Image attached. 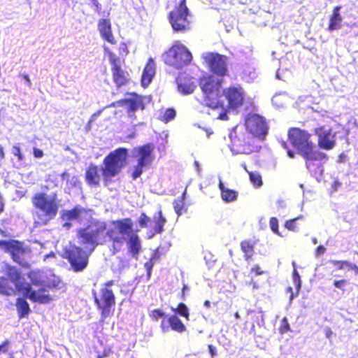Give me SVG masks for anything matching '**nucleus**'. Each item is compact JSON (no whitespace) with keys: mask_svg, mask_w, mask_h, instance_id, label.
I'll return each mask as SVG.
<instances>
[{"mask_svg":"<svg viewBox=\"0 0 358 358\" xmlns=\"http://www.w3.org/2000/svg\"><path fill=\"white\" fill-rule=\"evenodd\" d=\"M104 233V222L98 220H91L85 227L77 230L76 237L79 245L72 244L64 248L62 255L68 261L74 272L85 269L90 257L96 248L106 243L103 238Z\"/></svg>","mask_w":358,"mask_h":358,"instance_id":"nucleus-1","label":"nucleus"},{"mask_svg":"<svg viewBox=\"0 0 358 358\" xmlns=\"http://www.w3.org/2000/svg\"><path fill=\"white\" fill-rule=\"evenodd\" d=\"M111 224L113 227L107 229V224L104 222L103 238L106 240L108 237L111 242L113 252L120 251L127 236L128 251L132 257H137L141 250V241L136 231H134L132 220L129 217L119 219L112 221Z\"/></svg>","mask_w":358,"mask_h":358,"instance_id":"nucleus-2","label":"nucleus"},{"mask_svg":"<svg viewBox=\"0 0 358 358\" xmlns=\"http://www.w3.org/2000/svg\"><path fill=\"white\" fill-rule=\"evenodd\" d=\"M223 79L211 74L201 76L199 85L203 94V105L213 112L217 113V119L227 120L229 119L224 102L222 100Z\"/></svg>","mask_w":358,"mask_h":358,"instance_id":"nucleus-3","label":"nucleus"},{"mask_svg":"<svg viewBox=\"0 0 358 358\" xmlns=\"http://www.w3.org/2000/svg\"><path fill=\"white\" fill-rule=\"evenodd\" d=\"M6 274L10 279L19 292H22L24 296L34 303H48L52 298L48 293V289H55L58 287V282H48L47 283L38 286L37 290L33 289L31 285L24 282L21 271L13 266H6Z\"/></svg>","mask_w":358,"mask_h":358,"instance_id":"nucleus-4","label":"nucleus"},{"mask_svg":"<svg viewBox=\"0 0 358 358\" xmlns=\"http://www.w3.org/2000/svg\"><path fill=\"white\" fill-rule=\"evenodd\" d=\"M31 203L36 210L34 218V226L41 227L48 225L57 217L61 200L57 192L48 194L44 192H38L32 196Z\"/></svg>","mask_w":358,"mask_h":358,"instance_id":"nucleus-5","label":"nucleus"},{"mask_svg":"<svg viewBox=\"0 0 358 358\" xmlns=\"http://www.w3.org/2000/svg\"><path fill=\"white\" fill-rule=\"evenodd\" d=\"M288 138L294 148L306 161V166L309 168L310 161L327 160L326 154L315 150V145L311 141V134L308 131L296 127L290 128L287 133Z\"/></svg>","mask_w":358,"mask_h":358,"instance_id":"nucleus-6","label":"nucleus"},{"mask_svg":"<svg viewBox=\"0 0 358 358\" xmlns=\"http://www.w3.org/2000/svg\"><path fill=\"white\" fill-rule=\"evenodd\" d=\"M128 150L125 148H118L109 152L103 159L101 169L103 181L106 185L112 178L117 176L125 166Z\"/></svg>","mask_w":358,"mask_h":358,"instance_id":"nucleus-7","label":"nucleus"},{"mask_svg":"<svg viewBox=\"0 0 358 358\" xmlns=\"http://www.w3.org/2000/svg\"><path fill=\"white\" fill-rule=\"evenodd\" d=\"M162 58L166 64L181 69L192 62L193 57L185 45L176 41L163 53Z\"/></svg>","mask_w":358,"mask_h":358,"instance_id":"nucleus-8","label":"nucleus"},{"mask_svg":"<svg viewBox=\"0 0 358 358\" xmlns=\"http://www.w3.org/2000/svg\"><path fill=\"white\" fill-rule=\"evenodd\" d=\"M191 13L186 0H180L168 15L169 22L174 32L185 33L191 29Z\"/></svg>","mask_w":358,"mask_h":358,"instance_id":"nucleus-9","label":"nucleus"},{"mask_svg":"<svg viewBox=\"0 0 358 358\" xmlns=\"http://www.w3.org/2000/svg\"><path fill=\"white\" fill-rule=\"evenodd\" d=\"M231 150L236 154L250 155L258 150L255 138L247 132L234 131L230 134Z\"/></svg>","mask_w":358,"mask_h":358,"instance_id":"nucleus-10","label":"nucleus"},{"mask_svg":"<svg viewBox=\"0 0 358 358\" xmlns=\"http://www.w3.org/2000/svg\"><path fill=\"white\" fill-rule=\"evenodd\" d=\"M154 150L155 146L150 143L134 148L133 152L134 157L137 158V164L131 173L133 180L140 177L143 169L151 165L154 159Z\"/></svg>","mask_w":358,"mask_h":358,"instance_id":"nucleus-11","label":"nucleus"},{"mask_svg":"<svg viewBox=\"0 0 358 358\" xmlns=\"http://www.w3.org/2000/svg\"><path fill=\"white\" fill-rule=\"evenodd\" d=\"M201 58L213 76L224 78L229 76L227 66L228 57L217 52H208L202 55Z\"/></svg>","mask_w":358,"mask_h":358,"instance_id":"nucleus-12","label":"nucleus"},{"mask_svg":"<svg viewBox=\"0 0 358 358\" xmlns=\"http://www.w3.org/2000/svg\"><path fill=\"white\" fill-rule=\"evenodd\" d=\"M94 303L97 308L101 311V320L111 315L113 313V308L115 305V296L112 289L103 287L100 290V294L93 293Z\"/></svg>","mask_w":358,"mask_h":358,"instance_id":"nucleus-13","label":"nucleus"},{"mask_svg":"<svg viewBox=\"0 0 358 358\" xmlns=\"http://www.w3.org/2000/svg\"><path fill=\"white\" fill-rule=\"evenodd\" d=\"M245 125L252 137L258 138L259 140L264 139L268 127L263 117L258 114L249 113L245 117Z\"/></svg>","mask_w":358,"mask_h":358,"instance_id":"nucleus-14","label":"nucleus"},{"mask_svg":"<svg viewBox=\"0 0 358 358\" xmlns=\"http://www.w3.org/2000/svg\"><path fill=\"white\" fill-rule=\"evenodd\" d=\"M222 96L227 101L226 109H237L242 106L245 101V92L240 85H230L222 90Z\"/></svg>","mask_w":358,"mask_h":358,"instance_id":"nucleus-15","label":"nucleus"},{"mask_svg":"<svg viewBox=\"0 0 358 358\" xmlns=\"http://www.w3.org/2000/svg\"><path fill=\"white\" fill-rule=\"evenodd\" d=\"M109 62L114 83L117 87L126 85L129 81V73L121 67L120 59L113 52L109 53Z\"/></svg>","mask_w":358,"mask_h":358,"instance_id":"nucleus-16","label":"nucleus"},{"mask_svg":"<svg viewBox=\"0 0 358 358\" xmlns=\"http://www.w3.org/2000/svg\"><path fill=\"white\" fill-rule=\"evenodd\" d=\"M0 249L5 252L9 253L13 260L20 264L23 260V255L25 253V249L22 243L17 240H1Z\"/></svg>","mask_w":358,"mask_h":358,"instance_id":"nucleus-17","label":"nucleus"},{"mask_svg":"<svg viewBox=\"0 0 358 358\" xmlns=\"http://www.w3.org/2000/svg\"><path fill=\"white\" fill-rule=\"evenodd\" d=\"M331 129H326L324 126L315 129V134L317 136L318 146L324 150H329L336 145L334 135L331 136Z\"/></svg>","mask_w":358,"mask_h":358,"instance_id":"nucleus-18","label":"nucleus"},{"mask_svg":"<svg viewBox=\"0 0 358 358\" xmlns=\"http://www.w3.org/2000/svg\"><path fill=\"white\" fill-rule=\"evenodd\" d=\"M109 13L107 14V17L101 18L97 22V29L102 39L107 41L111 45H115L117 41L115 40L112 30V24L110 18L108 17Z\"/></svg>","mask_w":358,"mask_h":358,"instance_id":"nucleus-19","label":"nucleus"},{"mask_svg":"<svg viewBox=\"0 0 358 358\" xmlns=\"http://www.w3.org/2000/svg\"><path fill=\"white\" fill-rule=\"evenodd\" d=\"M163 332H167L170 329L177 333L182 334L187 330L186 326L176 314L171 315L167 320H163L160 324Z\"/></svg>","mask_w":358,"mask_h":358,"instance_id":"nucleus-20","label":"nucleus"},{"mask_svg":"<svg viewBox=\"0 0 358 358\" xmlns=\"http://www.w3.org/2000/svg\"><path fill=\"white\" fill-rule=\"evenodd\" d=\"M119 103L121 106L126 105L127 106L129 116H133L134 113L138 109L143 110L145 108L143 98L136 94H133L129 99L120 100Z\"/></svg>","mask_w":358,"mask_h":358,"instance_id":"nucleus-21","label":"nucleus"},{"mask_svg":"<svg viewBox=\"0 0 358 358\" xmlns=\"http://www.w3.org/2000/svg\"><path fill=\"white\" fill-rule=\"evenodd\" d=\"M156 73L155 63L152 57H150L143 69L141 76V85L148 87L151 83Z\"/></svg>","mask_w":358,"mask_h":358,"instance_id":"nucleus-22","label":"nucleus"},{"mask_svg":"<svg viewBox=\"0 0 358 358\" xmlns=\"http://www.w3.org/2000/svg\"><path fill=\"white\" fill-rule=\"evenodd\" d=\"M100 169L97 165L91 164L89 165L85 172V180L87 183L93 187H97L100 184L101 175Z\"/></svg>","mask_w":358,"mask_h":358,"instance_id":"nucleus-23","label":"nucleus"},{"mask_svg":"<svg viewBox=\"0 0 358 358\" xmlns=\"http://www.w3.org/2000/svg\"><path fill=\"white\" fill-rule=\"evenodd\" d=\"M341 9V6H336L333 8L332 14L329 17V22L328 25V30L333 31L341 28V22L343 17L340 13Z\"/></svg>","mask_w":358,"mask_h":358,"instance_id":"nucleus-24","label":"nucleus"},{"mask_svg":"<svg viewBox=\"0 0 358 358\" xmlns=\"http://www.w3.org/2000/svg\"><path fill=\"white\" fill-rule=\"evenodd\" d=\"M255 242L250 240H244L240 243L241 250L243 253L244 259L250 262L255 254Z\"/></svg>","mask_w":358,"mask_h":358,"instance_id":"nucleus-25","label":"nucleus"},{"mask_svg":"<svg viewBox=\"0 0 358 358\" xmlns=\"http://www.w3.org/2000/svg\"><path fill=\"white\" fill-rule=\"evenodd\" d=\"M15 306L19 319L27 317L31 312L29 305L27 301L25 296L17 298L16 299Z\"/></svg>","mask_w":358,"mask_h":358,"instance_id":"nucleus-26","label":"nucleus"},{"mask_svg":"<svg viewBox=\"0 0 358 358\" xmlns=\"http://www.w3.org/2000/svg\"><path fill=\"white\" fill-rule=\"evenodd\" d=\"M218 187L220 190L221 198L223 201L229 203L236 200L238 197V192L236 191L225 187L222 180L219 181Z\"/></svg>","mask_w":358,"mask_h":358,"instance_id":"nucleus-27","label":"nucleus"},{"mask_svg":"<svg viewBox=\"0 0 358 358\" xmlns=\"http://www.w3.org/2000/svg\"><path fill=\"white\" fill-rule=\"evenodd\" d=\"M85 212V209L79 206H75L71 210H64L62 214V218L67 221L78 220L82 213Z\"/></svg>","mask_w":358,"mask_h":358,"instance_id":"nucleus-28","label":"nucleus"},{"mask_svg":"<svg viewBox=\"0 0 358 358\" xmlns=\"http://www.w3.org/2000/svg\"><path fill=\"white\" fill-rule=\"evenodd\" d=\"M155 225L152 228L151 232L152 235L160 234L164 230V225L166 222V219L163 217L161 210H159L157 215L154 217Z\"/></svg>","mask_w":358,"mask_h":358,"instance_id":"nucleus-29","label":"nucleus"},{"mask_svg":"<svg viewBox=\"0 0 358 358\" xmlns=\"http://www.w3.org/2000/svg\"><path fill=\"white\" fill-rule=\"evenodd\" d=\"M5 275L6 274L5 273ZM9 281L12 282L7 275L0 277V294L10 296L15 293V289L10 285Z\"/></svg>","mask_w":358,"mask_h":358,"instance_id":"nucleus-30","label":"nucleus"},{"mask_svg":"<svg viewBox=\"0 0 358 358\" xmlns=\"http://www.w3.org/2000/svg\"><path fill=\"white\" fill-rule=\"evenodd\" d=\"M27 276L30 280L29 284L31 285V287H32V286L38 287L40 285H43L48 282H45L44 280H43L41 279V275L40 272L36 271H30L27 273Z\"/></svg>","mask_w":358,"mask_h":358,"instance_id":"nucleus-31","label":"nucleus"},{"mask_svg":"<svg viewBox=\"0 0 358 358\" xmlns=\"http://www.w3.org/2000/svg\"><path fill=\"white\" fill-rule=\"evenodd\" d=\"M185 194V193L184 192L180 198L174 200L173 203L174 210L178 216L182 215L187 211V208L184 201Z\"/></svg>","mask_w":358,"mask_h":358,"instance_id":"nucleus-32","label":"nucleus"},{"mask_svg":"<svg viewBox=\"0 0 358 358\" xmlns=\"http://www.w3.org/2000/svg\"><path fill=\"white\" fill-rule=\"evenodd\" d=\"M171 310L177 315L184 317L186 320H189V311L188 307L184 303H179L176 308H172Z\"/></svg>","mask_w":358,"mask_h":358,"instance_id":"nucleus-33","label":"nucleus"},{"mask_svg":"<svg viewBox=\"0 0 358 358\" xmlns=\"http://www.w3.org/2000/svg\"><path fill=\"white\" fill-rule=\"evenodd\" d=\"M96 358H115L111 348L108 345L103 346L102 349L95 348Z\"/></svg>","mask_w":358,"mask_h":358,"instance_id":"nucleus-34","label":"nucleus"},{"mask_svg":"<svg viewBox=\"0 0 358 358\" xmlns=\"http://www.w3.org/2000/svg\"><path fill=\"white\" fill-rule=\"evenodd\" d=\"M196 86L193 82L180 83L178 90L183 94H189L194 91Z\"/></svg>","mask_w":358,"mask_h":358,"instance_id":"nucleus-35","label":"nucleus"},{"mask_svg":"<svg viewBox=\"0 0 358 358\" xmlns=\"http://www.w3.org/2000/svg\"><path fill=\"white\" fill-rule=\"evenodd\" d=\"M250 180L255 187H259L263 182L261 175L257 172L248 171Z\"/></svg>","mask_w":358,"mask_h":358,"instance_id":"nucleus-36","label":"nucleus"},{"mask_svg":"<svg viewBox=\"0 0 358 358\" xmlns=\"http://www.w3.org/2000/svg\"><path fill=\"white\" fill-rule=\"evenodd\" d=\"M329 262L336 267V270H343L345 267L351 270V266L353 265V263L345 260H330Z\"/></svg>","mask_w":358,"mask_h":358,"instance_id":"nucleus-37","label":"nucleus"},{"mask_svg":"<svg viewBox=\"0 0 358 358\" xmlns=\"http://www.w3.org/2000/svg\"><path fill=\"white\" fill-rule=\"evenodd\" d=\"M176 113L173 108H167L162 117H161V120L165 123H167L171 120H173L176 117Z\"/></svg>","mask_w":358,"mask_h":358,"instance_id":"nucleus-38","label":"nucleus"},{"mask_svg":"<svg viewBox=\"0 0 358 358\" xmlns=\"http://www.w3.org/2000/svg\"><path fill=\"white\" fill-rule=\"evenodd\" d=\"M278 331L280 334L283 335L290 331V326L288 322V320L286 317H284L280 322V325L278 328Z\"/></svg>","mask_w":358,"mask_h":358,"instance_id":"nucleus-39","label":"nucleus"},{"mask_svg":"<svg viewBox=\"0 0 358 358\" xmlns=\"http://www.w3.org/2000/svg\"><path fill=\"white\" fill-rule=\"evenodd\" d=\"M150 317L153 320H158L159 318L164 317L166 313L161 309H154L149 313Z\"/></svg>","mask_w":358,"mask_h":358,"instance_id":"nucleus-40","label":"nucleus"},{"mask_svg":"<svg viewBox=\"0 0 358 358\" xmlns=\"http://www.w3.org/2000/svg\"><path fill=\"white\" fill-rule=\"evenodd\" d=\"M299 219V217L292 219L286 221L285 224V227L290 231H296L299 229V227L296 224V220Z\"/></svg>","mask_w":358,"mask_h":358,"instance_id":"nucleus-41","label":"nucleus"},{"mask_svg":"<svg viewBox=\"0 0 358 358\" xmlns=\"http://www.w3.org/2000/svg\"><path fill=\"white\" fill-rule=\"evenodd\" d=\"M269 226L273 233L276 234L277 235H280L278 230V220L275 217H272L270 218Z\"/></svg>","mask_w":358,"mask_h":358,"instance_id":"nucleus-42","label":"nucleus"},{"mask_svg":"<svg viewBox=\"0 0 358 358\" xmlns=\"http://www.w3.org/2000/svg\"><path fill=\"white\" fill-rule=\"evenodd\" d=\"M150 221V217L145 213H142L138 218V224L142 228L147 227Z\"/></svg>","mask_w":358,"mask_h":358,"instance_id":"nucleus-43","label":"nucleus"},{"mask_svg":"<svg viewBox=\"0 0 358 358\" xmlns=\"http://www.w3.org/2000/svg\"><path fill=\"white\" fill-rule=\"evenodd\" d=\"M250 273L255 275H261L266 273V271H264L259 264H255L250 268Z\"/></svg>","mask_w":358,"mask_h":358,"instance_id":"nucleus-44","label":"nucleus"},{"mask_svg":"<svg viewBox=\"0 0 358 358\" xmlns=\"http://www.w3.org/2000/svg\"><path fill=\"white\" fill-rule=\"evenodd\" d=\"M347 285L348 280L345 279L338 280L334 282V287L343 291L345 290V287Z\"/></svg>","mask_w":358,"mask_h":358,"instance_id":"nucleus-45","label":"nucleus"},{"mask_svg":"<svg viewBox=\"0 0 358 358\" xmlns=\"http://www.w3.org/2000/svg\"><path fill=\"white\" fill-rule=\"evenodd\" d=\"M13 154L17 157L19 161H22L24 159L23 155L22 154L21 149L17 145L13 147Z\"/></svg>","mask_w":358,"mask_h":358,"instance_id":"nucleus-46","label":"nucleus"},{"mask_svg":"<svg viewBox=\"0 0 358 358\" xmlns=\"http://www.w3.org/2000/svg\"><path fill=\"white\" fill-rule=\"evenodd\" d=\"M10 345V341L8 339L4 340L1 344H0V355L1 353H6L8 351Z\"/></svg>","mask_w":358,"mask_h":358,"instance_id":"nucleus-47","label":"nucleus"},{"mask_svg":"<svg viewBox=\"0 0 358 358\" xmlns=\"http://www.w3.org/2000/svg\"><path fill=\"white\" fill-rule=\"evenodd\" d=\"M92 7H94L95 12L98 14L101 13V5L99 3L98 0H89Z\"/></svg>","mask_w":358,"mask_h":358,"instance_id":"nucleus-48","label":"nucleus"},{"mask_svg":"<svg viewBox=\"0 0 358 358\" xmlns=\"http://www.w3.org/2000/svg\"><path fill=\"white\" fill-rule=\"evenodd\" d=\"M326 252V248L322 245L317 246L315 250V255L320 257Z\"/></svg>","mask_w":358,"mask_h":358,"instance_id":"nucleus-49","label":"nucleus"},{"mask_svg":"<svg viewBox=\"0 0 358 358\" xmlns=\"http://www.w3.org/2000/svg\"><path fill=\"white\" fill-rule=\"evenodd\" d=\"M33 155L36 158H41L43 157V151L39 148H33Z\"/></svg>","mask_w":358,"mask_h":358,"instance_id":"nucleus-50","label":"nucleus"},{"mask_svg":"<svg viewBox=\"0 0 358 358\" xmlns=\"http://www.w3.org/2000/svg\"><path fill=\"white\" fill-rule=\"evenodd\" d=\"M325 335L327 338H330L333 334V331H331V328L327 327L324 330Z\"/></svg>","mask_w":358,"mask_h":358,"instance_id":"nucleus-51","label":"nucleus"},{"mask_svg":"<svg viewBox=\"0 0 358 358\" xmlns=\"http://www.w3.org/2000/svg\"><path fill=\"white\" fill-rule=\"evenodd\" d=\"M61 177H62V180H65L68 182L69 180L70 175L67 171H64L61 174Z\"/></svg>","mask_w":358,"mask_h":358,"instance_id":"nucleus-52","label":"nucleus"},{"mask_svg":"<svg viewBox=\"0 0 358 358\" xmlns=\"http://www.w3.org/2000/svg\"><path fill=\"white\" fill-rule=\"evenodd\" d=\"M145 266L146 267V269L148 271V273L150 275L151 270H152V263H151V262H146L145 264Z\"/></svg>","mask_w":358,"mask_h":358,"instance_id":"nucleus-53","label":"nucleus"},{"mask_svg":"<svg viewBox=\"0 0 358 358\" xmlns=\"http://www.w3.org/2000/svg\"><path fill=\"white\" fill-rule=\"evenodd\" d=\"M4 157H5V153L3 151V148L1 145H0V163H1V162L3 161Z\"/></svg>","mask_w":358,"mask_h":358,"instance_id":"nucleus-54","label":"nucleus"},{"mask_svg":"<svg viewBox=\"0 0 358 358\" xmlns=\"http://www.w3.org/2000/svg\"><path fill=\"white\" fill-rule=\"evenodd\" d=\"M22 77L26 81V83H27L28 86H30L31 85V80H30V79L29 78V76L27 75V74H22Z\"/></svg>","mask_w":358,"mask_h":358,"instance_id":"nucleus-55","label":"nucleus"},{"mask_svg":"<svg viewBox=\"0 0 358 358\" xmlns=\"http://www.w3.org/2000/svg\"><path fill=\"white\" fill-rule=\"evenodd\" d=\"M4 209V203L3 201V198L1 195L0 194V213L3 211Z\"/></svg>","mask_w":358,"mask_h":358,"instance_id":"nucleus-56","label":"nucleus"},{"mask_svg":"<svg viewBox=\"0 0 358 358\" xmlns=\"http://www.w3.org/2000/svg\"><path fill=\"white\" fill-rule=\"evenodd\" d=\"M113 285H114V280H110L104 283V286H105L104 287L108 288Z\"/></svg>","mask_w":358,"mask_h":358,"instance_id":"nucleus-57","label":"nucleus"},{"mask_svg":"<svg viewBox=\"0 0 358 358\" xmlns=\"http://www.w3.org/2000/svg\"><path fill=\"white\" fill-rule=\"evenodd\" d=\"M187 289V286L186 285H183L182 289V294L181 298L184 299L185 296V291Z\"/></svg>","mask_w":358,"mask_h":358,"instance_id":"nucleus-58","label":"nucleus"},{"mask_svg":"<svg viewBox=\"0 0 358 358\" xmlns=\"http://www.w3.org/2000/svg\"><path fill=\"white\" fill-rule=\"evenodd\" d=\"M351 270L355 271V274L358 275V266L355 264H353L351 266Z\"/></svg>","mask_w":358,"mask_h":358,"instance_id":"nucleus-59","label":"nucleus"},{"mask_svg":"<svg viewBox=\"0 0 358 358\" xmlns=\"http://www.w3.org/2000/svg\"><path fill=\"white\" fill-rule=\"evenodd\" d=\"M287 155L291 158H294V152L292 150L287 149Z\"/></svg>","mask_w":358,"mask_h":358,"instance_id":"nucleus-60","label":"nucleus"},{"mask_svg":"<svg viewBox=\"0 0 358 358\" xmlns=\"http://www.w3.org/2000/svg\"><path fill=\"white\" fill-rule=\"evenodd\" d=\"M250 284L252 285L253 289H258L259 286L257 285V282L253 281L252 280L250 282Z\"/></svg>","mask_w":358,"mask_h":358,"instance_id":"nucleus-61","label":"nucleus"},{"mask_svg":"<svg viewBox=\"0 0 358 358\" xmlns=\"http://www.w3.org/2000/svg\"><path fill=\"white\" fill-rule=\"evenodd\" d=\"M203 305L205 307L208 308L210 307V302L208 300H206L203 303Z\"/></svg>","mask_w":358,"mask_h":358,"instance_id":"nucleus-62","label":"nucleus"},{"mask_svg":"<svg viewBox=\"0 0 358 358\" xmlns=\"http://www.w3.org/2000/svg\"><path fill=\"white\" fill-rule=\"evenodd\" d=\"M282 147H283L284 148H285V149H288L287 145V143H286L285 142H284V141H283V142L282 143Z\"/></svg>","mask_w":358,"mask_h":358,"instance_id":"nucleus-63","label":"nucleus"},{"mask_svg":"<svg viewBox=\"0 0 358 358\" xmlns=\"http://www.w3.org/2000/svg\"><path fill=\"white\" fill-rule=\"evenodd\" d=\"M8 358H15V357L13 355V352L10 353Z\"/></svg>","mask_w":358,"mask_h":358,"instance_id":"nucleus-64","label":"nucleus"}]
</instances>
